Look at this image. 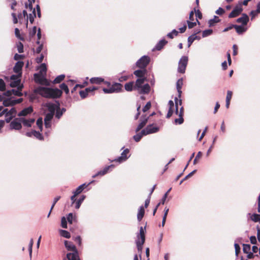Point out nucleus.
<instances>
[{
	"instance_id": "obj_62",
	"label": "nucleus",
	"mask_w": 260,
	"mask_h": 260,
	"mask_svg": "<svg viewBox=\"0 0 260 260\" xmlns=\"http://www.w3.org/2000/svg\"><path fill=\"white\" fill-rule=\"evenodd\" d=\"M259 13L256 10H252L250 13V15L251 16V19H253Z\"/></svg>"
},
{
	"instance_id": "obj_55",
	"label": "nucleus",
	"mask_w": 260,
	"mask_h": 260,
	"mask_svg": "<svg viewBox=\"0 0 260 260\" xmlns=\"http://www.w3.org/2000/svg\"><path fill=\"white\" fill-rule=\"evenodd\" d=\"M83 189L81 187V186H79L73 192V194H75V195L77 196L79 194H80L82 191Z\"/></svg>"
},
{
	"instance_id": "obj_32",
	"label": "nucleus",
	"mask_w": 260,
	"mask_h": 260,
	"mask_svg": "<svg viewBox=\"0 0 260 260\" xmlns=\"http://www.w3.org/2000/svg\"><path fill=\"white\" fill-rule=\"evenodd\" d=\"M182 85H183V80H182V79H179L177 81V84H176V87H177V89L178 92L179 93V96L181 95V93L182 92L181 89Z\"/></svg>"
},
{
	"instance_id": "obj_13",
	"label": "nucleus",
	"mask_w": 260,
	"mask_h": 260,
	"mask_svg": "<svg viewBox=\"0 0 260 260\" xmlns=\"http://www.w3.org/2000/svg\"><path fill=\"white\" fill-rule=\"evenodd\" d=\"M45 106L47 108L49 111L48 113L53 114H54L55 111L59 108L58 106L52 103H47L45 104Z\"/></svg>"
},
{
	"instance_id": "obj_3",
	"label": "nucleus",
	"mask_w": 260,
	"mask_h": 260,
	"mask_svg": "<svg viewBox=\"0 0 260 260\" xmlns=\"http://www.w3.org/2000/svg\"><path fill=\"white\" fill-rule=\"evenodd\" d=\"M175 114L177 115H178L179 118H176L174 120V123L176 124H181L183 123L184 119L183 118V114H184V111H183V107H182L180 110H178V99L177 98H175Z\"/></svg>"
},
{
	"instance_id": "obj_63",
	"label": "nucleus",
	"mask_w": 260,
	"mask_h": 260,
	"mask_svg": "<svg viewBox=\"0 0 260 260\" xmlns=\"http://www.w3.org/2000/svg\"><path fill=\"white\" fill-rule=\"evenodd\" d=\"M232 92L230 90L228 91L226 97V101H231L232 97Z\"/></svg>"
},
{
	"instance_id": "obj_7",
	"label": "nucleus",
	"mask_w": 260,
	"mask_h": 260,
	"mask_svg": "<svg viewBox=\"0 0 260 260\" xmlns=\"http://www.w3.org/2000/svg\"><path fill=\"white\" fill-rule=\"evenodd\" d=\"M129 149L126 148L123 151V152L121 153V155L120 156H119L117 158H115L113 160H110V161L111 162H113V161L118 162L119 164L121 163L123 161H125L129 157V155L127 156V155L129 153Z\"/></svg>"
},
{
	"instance_id": "obj_4",
	"label": "nucleus",
	"mask_w": 260,
	"mask_h": 260,
	"mask_svg": "<svg viewBox=\"0 0 260 260\" xmlns=\"http://www.w3.org/2000/svg\"><path fill=\"white\" fill-rule=\"evenodd\" d=\"M188 57L183 56L180 59L178 62V72L180 73H184L188 63Z\"/></svg>"
},
{
	"instance_id": "obj_17",
	"label": "nucleus",
	"mask_w": 260,
	"mask_h": 260,
	"mask_svg": "<svg viewBox=\"0 0 260 260\" xmlns=\"http://www.w3.org/2000/svg\"><path fill=\"white\" fill-rule=\"evenodd\" d=\"M169 110L167 115L166 117L169 118L174 113V108L175 109V105H174V102L172 100H170L168 102Z\"/></svg>"
},
{
	"instance_id": "obj_34",
	"label": "nucleus",
	"mask_w": 260,
	"mask_h": 260,
	"mask_svg": "<svg viewBox=\"0 0 260 260\" xmlns=\"http://www.w3.org/2000/svg\"><path fill=\"white\" fill-rule=\"evenodd\" d=\"M86 198V196L85 195H82L81 196V197L76 202V206L75 208L76 209H79L82 204V203L83 202V201L85 200Z\"/></svg>"
},
{
	"instance_id": "obj_39",
	"label": "nucleus",
	"mask_w": 260,
	"mask_h": 260,
	"mask_svg": "<svg viewBox=\"0 0 260 260\" xmlns=\"http://www.w3.org/2000/svg\"><path fill=\"white\" fill-rule=\"evenodd\" d=\"M65 78L64 75H60L55 78L53 81L54 83H59L64 80Z\"/></svg>"
},
{
	"instance_id": "obj_19",
	"label": "nucleus",
	"mask_w": 260,
	"mask_h": 260,
	"mask_svg": "<svg viewBox=\"0 0 260 260\" xmlns=\"http://www.w3.org/2000/svg\"><path fill=\"white\" fill-rule=\"evenodd\" d=\"M5 113H8L13 117H15L17 114L16 110L14 108H11L10 110H8V109H5L3 110L2 112L0 113V117Z\"/></svg>"
},
{
	"instance_id": "obj_11",
	"label": "nucleus",
	"mask_w": 260,
	"mask_h": 260,
	"mask_svg": "<svg viewBox=\"0 0 260 260\" xmlns=\"http://www.w3.org/2000/svg\"><path fill=\"white\" fill-rule=\"evenodd\" d=\"M146 73V70L144 69L136 70L134 72V74L138 77L137 79H141L143 80V82H145L147 80L146 77H145Z\"/></svg>"
},
{
	"instance_id": "obj_43",
	"label": "nucleus",
	"mask_w": 260,
	"mask_h": 260,
	"mask_svg": "<svg viewBox=\"0 0 260 260\" xmlns=\"http://www.w3.org/2000/svg\"><path fill=\"white\" fill-rule=\"evenodd\" d=\"M178 34V31L176 29H173L171 32L168 33L167 34V37L170 39H173L174 36H177Z\"/></svg>"
},
{
	"instance_id": "obj_36",
	"label": "nucleus",
	"mask_w": 260,
	"mask_h": 260,
	"mask_svg": "<svg viewBox=\"0 0 260 260\" xmlns=\"http://www.w3.org/2000/svg\"><path fill=\"white\" fill-rule=\"evenodd\" d=\"M140 239L141 241H145V233L143 227H141L140 229V233L137 236V239Z\"/></svg>"
},
{
	"instance_id": "obj_46",
	"label": "nucleus",
	"mask_w": 260,
	"mask_h": 260,
	"mask_svg": "<svg viewBox=\"0 0 260 260\" xmlns=\"http://www.w3.org/2000/svg\"><path fill=\"white\" fill-rule=\"evenodd\" d=\"M35 17H36V13L35 9H34L32 11V14H29V16H28V18H29V21L31 23H33Z\"/></svg>"
},
{
	"instance_id": "obj_8",
	"label": "nucleus",
	"mask_w": 260,
	"mask_h": 260,
	"mask_svg": "<svg viewBox=\"0 0 260 260\" xmlns=\"http://www.w3.org/2000/svg\"><path fill=\"white\" fill-rule=\"evenodd\" d=\"M22 128V123L20 117L14 119L10 123V129L20 130Z\"/></svg>"
},
{
	"instance_id": "obj_22",
	"label": "nucleus",
	"mask_w": 260,
	"mask_h": 260,
	"mask_svg": "<svg viewBox=\"0 0 260 260\" xmlns=\"http://www.w3.org/2000/svg\"><path fill=\"white\" fill-rule=\"evenodd\" d=\"M64 245L68 250L76 251L77 250L76 246L70 241H64Z\"/></svg>"
},
{
	"instance_id": "obj_50",
	"label": "nucleus",
	"mask_w": 260,
	"mask_h": 260,
	"mask_svg": "<svg viewBox=\"0 0 260 260\" xmlns=\"http://www.w3.org/2000/svg\"><path fill=\"white\" fill-rule=\"evenodd\" d=\"M115 166L114 165H111L110 166H107L104 168V169L102 170L103 173H104V174H106L109 171L110 169L114 168Z\"/></svg>"
},
{
	"instance_id": "obj_24",
	"label": "nucleus",
	"mask_w": 260,
	"mask_h": 260,
	"mask_svg": "<svg viewBox=\"0 0 260 260\" xmlns=\"http://www.w3.org/2000/svg\"><path fill=\"white\" fill-rule=\"evenodd\" d=\"M13 98H7L3 101V105L5 107L13 106L15 105Z\"/></svg>"
},
{
	"instance_id": "obj_29",
	"label": "nucleus",
	"mask_w": 260,
	"mask_h": 260,
	"mask_svg": "<svg viewBox=\"0 0 260 260\" xmlns=\"http://www.w3.org/2000/svg\"><path fill=\"white\" fill-rule=\"evenodd\" d=\"M34 77L35 81L37 83L44 84V81L47 82L46 79L43 77H42L37 74H35L34 75Z\"/></svg>"
},
{
	"instance_id": "obj_44",
	"label": "nucleus",
	"mask_w": 260,
	"mask_h": 260,
	"mask_svg": "<svg viewBox=\"0 0 260 260\" xmlns=\"http://www.w3.org/2000/svg\"><path fill=\"white\" fill-rule=\"evenodd\" d=\"M20 80H16L15 81H12L10 83V86L12 87H19V86H21V85H20Z\"/></svg>"
},
{
	"instance_id": "obj_49",
	"label": "nucleus",
	"mask_w": 260,
	"mask_h": 260,
	"mask_svg": "<svg viewBox=\"0 0 260 260\" xmlns=\"http://www.w3.org/2000/svg\"><path fill=\"white\" fill-rule=\"evenodd\" d=\"M202 155V153L201 151L198 152L197 153L194 159L193 160V165H196L198 162V160L199 159Z\"/></svg>"
},
{
	"instance_id": "obj_53",
	"label": "nucleus",
	"mask_w": 260,
	"mask_h": 260,
	"mask_svg": "<svg viewBox=\"0 0 260 260\" xmlns=\"http://www.w3.org/2000/svg\"><path fill=\"white\" fill-rule=\"evenodd\" d=\"M151 104L150 102H148L147 103V104L145 105V106L143 107L142 110L144 112H146L148 111L151 107Z\"/></svg>"
},
{
	"instance_id": "obj_20",
	"label": "nucleus",
	"mask_w": 260,
	"mask_h": 260,
	"mask_svg": "<svg viewBox=\"0 0 260 260\" xmlns=\"http://www.w3.org/2000/svg\"><path fill=\"white\" fill-rule=\"evenodd\" d=\"M233 26L234 27V28L236 29V32L239 35L243 34L244 32L247 30V27H245L244 25H233Z\"/></svg>"
},
{
	"instance_id": "obj_61",
	"label": "nucleus",
	"mask_w": 260,
	"mask_h": 260,
	"mask_svg": "<svg viewBox=\"0 0 260 260\" xmlns=\"http://www.w3.org/2000/svg\"><path fill=\"white\" fill-rule=\"evenodd\" d=\"M187 23L188 24V27L189 28H192L194 26L196 25V22H191L190 20L187 21Z\"/></svg>"
},
{
	"instance_id": "obj_54",
	"label": "nucleus",
	"mask_w": 260,
	"mask_h": 260,
	"mask_svg": "<svg viewBox=\"0 0 260 260\" xmlns=\"http://www.w3.org/2000/svg\"><path fill=\"white\" fill-rule=\"evenodd\" d=\"M15 35L16 37L21 40H23V38L21 37L20 35V31L18 28H16L15 29Z\"/></svg>"
},
{
	"instance_id": "obj_38",
	"label": "nucleus",
	"mask_w": 260,
	"mask_h": 260,
	"mask_svg": "<svg viewBox=\"0 0 260 260\" xmlns=\"http://www.w3.org/2000/svg\"><path fill=\"white\" fill-rule=\"evenodd\" d=\"M143 136H146V135L142 133V131L141 132V133L137 134L136 135L134 136L133 138L136 142H138L140 141V140L141 139L142 137Z\"/></svg>"
},
{
	"instance_id": "obj_30",
	"label": "nucleus",
	"mask_w": 260,
	"mask_h": 260,
	"mask_svg": "<svg viewBox=\"0 0 260 260\" xmlns=\"http://www.w3.org/2000/svg\"><path fill=\"white\" fill-rule=\"evenodd\" d=\"M144 242L145 241L140 240L139 239H137L136 240L137 247L138 252L140 253L139 254L140 257H141V254L142 253V248H143V245L144 244Z\"/></svg>"
},
{
	"instance_id": "obj_2",
	"label": "nucleus",
	"mask_w": 260,
	"mask_h": 260,
	"mask_svg": "<svg viewBox=\"0 0 260 260\" xmlns=\"http://www.w3.org/2000/svg\"><path fill=\"white\" fill-rule=\"evenodd\" d=\"M144 82L141 79H137L135 84L134 90H137L140 94H148L150 90V86L148 84L143 85Z\"/></svg>"
},
{
	"instance_id": "obj_21",
	"label": "nucleus",
	"mask_w": 260,
	"mask_h": 260,
	"mask_svg": "<svg viewBox=\"0 0 260 260\" xmlns=\"http://www.w3.org/2000/svg\"><path fill=\"white\" fill-rule=\"evenodd\" d=\"M73 253H69L67 254L68 260H79L78 250L73 251Z\"/></svg>"
},
{
	"instance_id": "obj_23",
	"label": "nucleus",
	"mask_w": 260,
	"mask_h": 260,
	"mask_svg": "<svg viewBox=\"0 0 260 260\" xmlns=\"http://www.w3.org/2000/svg\"><path fill=\"white\" fill-rule=\"evenodd\" d=\"M23 66V62H22V61L17 62L13 68L14 72L18 74H20V72H21V71Z\"/></svg>"
},
{
	"instance_id": "obj_25",
	"label": "nucleus",
	"mask_w": 260,
	"mask_h": 260,
	"mask_svg": "<svg viewBox=\"0 0 260 260\" xmlns=\"http://www.w3.org/2000/svg\"><path fill=\"white\" fill-rule=\"evenodd\" d=\"M200 39L201 37L197 36L196 34L191 35L188 38V47H189L194 40H199Z\"/></svg>"
},
{
	"instance_id": "obj_51",
	"label": "nucleus",
	"mask_w": 260,
	"mask_h": 260,
	"mask_svg": "<svg viewBox=\"0 0 260 260\" xmlns=\"http://www.w3.org/2000/svg\"><path fill=\"white\" fill-rule=\"evenodd\" d=\"M61 225L63 228H67V222L64 217H62L61 220Z\"/></svg>"
},
{
	"instance_id": "obj_26",
	"label": "nucleus",
	"mask_w": 260,
	"mask_h": 260,
	"mask_svg": "<svg viewBox=\"0 0 260 260\" xmlns=\"http://www.w3.org/2000/svg\"><path fill=\"white\" fill-rule=\"evenodd\" d=\"M144 213H145V210H144V207L142 206L140 207L139 210H138V213L137 214V219H138V221H140L142 220V219L143 218V217L144 216Z\"/></svg>"
},
{
	"instance_id": "obj_33",
	"label": "nucleus",
	"mask_w": 260,
	"mask_h": 260,
	"mask_svg": "<svg viewBox=\"0 0 260 260\" xmlns=\"http://www.w3.org/2000/svg\"><path fill=\"white\" fill-rule=\"evenodd\" d=\"M90 81L92 84H100L104 81V79L100 77H93L90 79Z\"/></svg>"
},
{
	"instance_id": "obj_40",
	"label": "nucleus",
	"mask_w": 260,
	"mask_h": 260,
	"mask_svg": "<svg viewBox=\"0 0 260 260\" xmlns=\"http://www.w3.org/2000/svg\"><path fill=\"white\" fill-rule=\"evenodd\" d=\"M243 251L245 253H248L251 249V246L249 244H243Z\"/></svg>"
},
{
	"instance_id": "obj_27",
	"label": "nucleus",
	"mask_w": 260,
	"mask_h": 260,
	"mask_svg": "<svg viewBox=\"0 0 260 260\" xmlns=\"http://www.w3.org/2000/svg\"><path fill=\"white\" fill-rule=\"evenodd\" d=\"M23 88V85H21L17 87V89H12V94H14L16 96H21L23 95L22 93L21 92L22 88Z\"/></svg>"
},
{
	"instance_id": "obj_6",
	"label": "nucleus",
	"mask_w": 260,
	"mask_h": 260,
	"mask_svg": "<svg viewBox=\"0 0 260 260\" xmlns=\"http://www.w3.org/2000/svg\"><path fill=\"white\" fill-rule=\"evenodd\" d=\"M122 85L120 83H115L109 88H104L103 91L105 93H117L121 91Z\"/></svg>"
},
{
	"instance_id": "obj_12",
	"label": "nucleus",
	"mask_w": 260,
	"mask_h": 260,
	"mask_svg": "<svg viewBox=\"0 0 260 260\" xmlns=\"http://www.w3.org/2000/svg\"><path fill=\"white\" fill-rule=\"evenodd\" d=\"M26 136L28 137H34L39 140H43V137L42 135L39 132L35 130H32L31 132L26 133Z\"/></svg>"
},
{
	"instance_id": "obj_47",
	"label": "nucleus",
	"mask_w": 260,
	"mask_h": 260,
	"mask_svg": "<svg viewBox=\"0 0 260 260\" xmlns=\"http://www.w3.org/2000/svg\"><path fill=\"white\" fill-rule=\"evenodd\" d=\"M34 244V241L32 239H31L29 242V244L28 245V250H29V254L30 256H31L32 254V246Z\"/></svg>"
},
{
	"instance_id": "obj_45",
	"label": "nucleus",
	"mask_w": 260,
	"mask_h": 260,
	"mask_svg": "<svg viewBox=\"0 0 260 260\" xmlns=\"http://www.w3.org/2000/svg\"><path fill=\"white\" fill-rule=\"evenodd\" d=\"M79 94H80L81 98L82 99H84L88 96V93L87 92V91L85 89H84L83 90H80L79 91Z\"/></svg>"
},
{
	"instance_id": "obj_41",
	"label": "nucleus",
	"mask_w": 260,
	"mask_h": 260,
	"mask_svg": "<svg viewBox=\"0 0 260 260\" xmlns=\"http://www.w3.org/2000/svg\"><path fill=\"white\" fill-rule=\"evenodd\" d=\"M213 32L212 29H206L203 31L202 32V37L203 38L207 37L210 35H211Z\"/></svg>"
},
{
	"instance_id": "obj_59",
	"label": "nucleus",
	"mask_w": 260,
	"mask_h": 260,
	"mask_svg": "<svg viewBox=\"0 0 260 260\" xmlns=\"http://www.w3.org/2000/svg\"><path fill=\"white\" fill-rule=\"evenodd\" d=\"M234 247L235 249L236 254L237 255L240 251V247L237 243H235Z\"/></svg>"
},
{
	"instance_id": "obj_60",
	"label": "nucleus",
	"mask_w": 260,
	"mask_h": 260,
	"mask_svg": "<svg viewBox=\"0 0 260 260\" xmlns=\"http://www.w3.org/2000/svg\"><path fill=\"white\" fill-rule=\"evenodd\" d=\"M73 214L70 213L67 216V220L70 223L72 224L73 223Z\"/></svg>"
},
{
	"instance_id": "obj_1",
	"label": "nucleus",
	"mask_w": 260,
	"mask_h": 260,
	"mask_svg": "<svg viewBox=\"0 0 260 260\" xmlns=\"http://www.w3.org/2000/svg\"><path fill=\"white\" fill-rule=\"evenodd\" d=\"M34 92L46 98H57L62 94V91L58 88H50L39 86L36 88Z\"/></svg>"
},
{
	"instance_id": "obj_14",
	"label": "nucleus",
	"mask_w": 260,
	"mask_h": 260,
	"mask_svg": "<svg viewBox=\"0 0 260 260\" xmlns=\"http://www.w3.org/2000/svg\"><path fill=\"white\" fill-rule=\"evenodd\" d=\"M21 123L23 124L24 126L31 127V125L35 122V119L34 118H29L28 119L25 117H20Z\"/></svg>"
},
{
	"instance_id": "obj_58",
	"label": "nucleus",
	"mask_w": 260,
	"mask_h": 260,
	"mask_svg": "<svg viewBox=\"0 0 260 260\" xmlns=\"http://www.w3.org/2000/svg\"><path fill=\"white\" fill-rule=\"evenodd\" d=\"M5 89V83L4 80L0 79V90L4 91Z\"/></svg>"
},
{
	"instance_id": "obj_28",
	"label": "nucleus",
	"mask_w": 260,
	"mask_h": 260,
	"mask_svg": "<svg viewBox=\"0 0 260 260\" xmlns=\"http://www.w3.org/2000/svg\"><path fill=\"white\" fill-rule=\"evenodd\" d=\"M167 43V41L164 39L160 40L156 45L155 49L157 50H161L163 47Z\"/></svg>"
},
{
	"instance_id": "obj_64",
	"label": "nucleus",
	"mask_w": 260,
	"mask_h": 260,
	"mask_svg": "<svg viewBox=\"0 0 260 260\" xmlns=\"http://www.w3.org/2000/svg\"><path fill=\"white\" fill-rule=\"evenodd\" d=\"M62 112H60L59 108H58L56 110V112L55 114V117L56 118H57L58 119H59L61 117V116H62Z\"/></svg>"
},
{
	"instance_id": "obj_37",
	"label": "nucleus",
	"mask_w": 260,
	"mask_h": 260,
	"mask_svg": "<svg viewBox=\"0 0 260 260\" xmlns=\"http://www.w3.org/2000/svg\"><path fill=\"white\" fill-rule=\"evenodd\" d=\"M59 232L60 235L63 237L66 238H70L71 237L70 233L67 231L63 230H60Z\"/></svg>"
},
{
	"instance_id": "obj_31",
	"label": "nucleus",
	"mask_w": 260,
	"mask_h": 260,
	"mask_svg": "<svg viewBox=\"0 0 260 260\" xmlns=\"http://www.w3.org/2000/svg\"><path fill=\"white\" fill-rule=\"evenodd\" d=\"M134 83L133 82H129L127 83L124 85L125 89L127 91H131L134 90Z\"/></svg>"
},
{
	"instance_id": "obj_9",
	"label": "nucleus",
	"mask_w": 260,
	"mask_h": 260,
	"mask_svg": "<svg viewBox=\"0 0 260 260\" xmlns=\"http://www.w3.org/2000/svg\"><path fill=\"white\" fill-rule=\"evenodd\" d=\"M243 11L242 4L239 3L235 6L233 11L230 13L229 15V18H234L239 15Z\"/></svg>"
},
{
	"instance_id": "obj_56",
	"label": "nucleus",
	"mask_w": 260,
	"mask_h": 260,
	"mask_svg": "<svg viewBox=\"0 0 260 260\" xmlns=\"http://www.w3.org/2000/svg\"><path fill=\"white\" fill-rule=\"evenodd\" d=\"M29 3L27 5L25 4L26 8H29L30 10L32 9V3L35 2V0H28Z\"/></svg>"
},
{
	"instance_id": "obj_57",
	"label": "nucleus",
	"mask_w": 260,
	"mask_h": 260,
	"mask_svg": "<svg viewBox=\"0 0 260 260\" xmlns=\"http://www.w3.org/2000/svg\"><path fill=\"white\" fill-rule=\"evenodd\" d=\"M4 114H5V117H6L5 120H6V121L7 123L10 122L11 121V120L12 119V118H13V117L11 116V115H10L9 114H8L7 113H5Z\"/></svg>"
},
{
	"instance_id": "obj_15",
	"label": "nucleus",
	"mask_w": 260,
	"mask_h": 260,
	"mask_svg": "<svg viewBox=\"0 0 260 260\" xmlns=\"http://www.w3.org/2000/svg\"><path fill=\"white\" fill-rule=\"evenodd\" d=\"M33 111V109L32 107L30 106L27 108H26L20 111L18 114V116L19 117H24L26 116L27 115L30 114Z\"/></svg>"
},
{
	"instance_id": "obj_48",
	"label": "nucleus",
	"mask_w": 260,
	"mask_h": 260,
	"mask_svg": "<svg viewBox=\"0 0 260 260\" xmlns=\"http://www.w3.org/2000/svg\"><path fill=\"white\" fill-rule=\"evenodd\" d=\"M54 115V114H51L50 113H47L46 114V116H45V117L44 119V121H51Z\"/></svg>"
},
{
	"instance_id": "obj_5",
	"label": "nucleus",
	"mask_w": 260,
	"mask_h": 260,
	"mask_svg": "<svg viewBox=\"0 0 260 260\" xmlns=\"http://www.w3.org/2000/svg\"><path fill=\"white\" fill-rule=\"evenodd\" d=\"M150 59L148 56L144 55L141 57L136 63V66L141 69H146L149 64Z\"/></svg>"
},
{
	"instance_id": "obj_35",
	"label": "nucleus",
	"mask_w": 260,
	"mask_h": 260,
	"mask_svg": "<svg viewBox=\"0 0 260 260\" xmlns=\"http://www.w3.org/2000/svg\"><path fill=\"white\" fill-rule=\"evenodd\" d=\"M219 21L220 19H219V18L216 16H214L213 19H211L209 20V26L210 27L214 25L215 23L218 22Z\"/></svg>"
},
{
	"instance_id": "obj_42",
	"label": "nucleus",
	"mask_w": 260,
	"mask_h": 260,
	"mask_svg": "<svg viewBox=\"0 0 260 260\" xmlns=\"http://www.w3.org/2000/svg\"><path fill=\"white\" fill-rule=\"evenodd\" d=\"M36 124L39 127V128L40 129L41 131H42L43 129V119L42 118H39L37 119Z\"/></svg>"
},
{
	"instance_id": "obj_18",
	"label": "nucleus",
	"mask_w": 260,
	"mask_h": 260,
	"mask_svg": "<svg viewBox=\"0 0 260 260\" xmlns=\"http://www.w3.org/2000/svg\"><path fill=\"white\" fill-rule=\"evenodd\" d=\"M142 118L143 119H141L140 123L139 124L137 127L136 128V132H138L139 131H140L146 125L148 120L149 117H146L145 115H143Z\"/></svg>"
},
{
	"instance_id": "obj_52",
	"label": "nucleus",
	"mask_w": 260,
	"mask_h": 260,
	"mask_svg": "<svg viewBox=\"0 0 260 260\" xmlns=\"http://www.w3.org/2000/svg\"><path fill=\"white\" fill-rule=\"evenodd\" d=\"M40 73L41 74H43L44 73H45L47 71L46 66L45 63H42L40 66Z\"/></svg>"
},
{
	"instance_id": "obj_16",
	"label": "nucleus",
	"mask_w": 260,
	"mask_h": 260,
	"mask_svg": "<svg viewBox=\"0 0 260 260\" xmlns=\"http://www.w3.org/2000/svg\"><path fill=\"white\" fill-rule=\"evenodd\" d=\"M249 17L248 15L245 13H243L242 14V16L239 18H238L236 20L237 22L241 23V25H247L248 22L249 21Z\"/></svg>"
},
{
	"instance_id": "obj_10",
	"label": "nucleus",
	"mask_w": 260,
	"mask_h": 260,
	"mask_svg": "<svg viewBox=\"0 0 260 260\" xmlns=\"http://www.w3.org/2000/svg\"><path fill=\"white\" fill-rule=\"evenodd\" d=\"M159 128L157 126H155L153 124H149L142 130V133L145 135L153 134L157 132Z\"/></svg>"
}]
</instances>
